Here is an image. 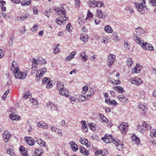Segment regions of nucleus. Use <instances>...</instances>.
<instances>
[{
	"mask_svg": "<svg viewBox=\"0 0 156 156\" xmlns=\"http://www.w3.org/2000/svg\"><path fill=\"white\" fill-rule=\"evenodd\" d=\"M151 128V126L150 124H147L145 121L143 122L142 126L138 125L137 127V128L139 131H141L143 129L144 130H146L150 129Z\"/></svg>",
	"mask_w": 156,
	"mask_h": 156,
	"instance_id": "nucleus-5",
	"label": "nucleus"
},
{
	"mask_svg": "<svg viewBox=\"0 0 156 156\" xmlns=\"http://www.w3.org/2000/svg\"><path fill=\"white\" fill-rule=\"evenodd\" d=\"M26 31V29L24 27H22L20 30L19 31L20 33L24 34L25 33Z\"/></svg>",
	"mask_w": 156,
	"mask_h": 156,
	"instance_id": "nucleus-60",
	"label": "nucleus"
},
{
	"mask_svg": "<svg viewBox=\"0 0 156 156\" xmlns=\"http://www.w3.org/2000/svg\"><path fill=\"white\" fill-rule=\"evenodd\" d=\"M71 27H72V26L71 25V24L70 23H69L66 26V30L69 32L70 31H71Z\"/></svg>",
	"mask_w": 156,
	"mask_h": 156,
	"instance_id": "nucleus-52",
	"label": "nucleus"
},
{
	"mask_svg": "<svg viewBox=\"0 0 156 156\" xmlns=\"http://www.w3.org/2000/svg\"><path fill=\"white\" fill-rule=\"evenodd\" d=\"M27 149L22 146H21L20 148V151L21 152V154L23 156H27Z\"/></svg>",
	"mask_w": 156,
	"mask_h": 156,
	"instance_id": "nucleus-23",
	"label": "nucleus"
},
{
	"mask_svg": "<svg viewBox=\"0 0 156 156\" xmlns=\"http://www.w3.org/2000/svg\"><path fill=\"white\" fill-rule=\"evenodd\" d=\"M37 126L40 128L42 127L43 129H47L48 128V125L47 124L44 123L43 124L41 122H39L37 123Z\"/></svg>",
	"mask_w": 156,
	"mask_h": 156,
	"instance_id": "nucleus-38",
	"label": "nucleus"
},
{
	"mask_svg": "<svg viewBox=\"0 0 156 156\" xmlns=\"http://www.w3.org/2000/svg\"><path fill=\"white\" fill-rule=\"evenodd\" d=\"M31 0H24L21 2V4L23 6H27L31 3Z\"/></svg>",
	"mask_w": 156,
	"mask_h": 156,
	"instance_id": "nucleus-34",
	"label": "nucleus"
},
{
	"mask_svg": "<svg viewBox=\"0 0 156 156\" xmlns=\"http://www.w3.org/2000/svg\"><path fill=\"white\" fill-rule=\"evenodd\" d=\"M93 14L90 12V10H88L87 12V17L85 19V20H86L88 18H92L93 17Z\"/></svg>",
	"mask_w": 156,
	"mask_h": 156,
	"instance_id": "nucleus-51",
	"label": "nucleus"
},
{
	"mask_svg": "<svg viewBox=\"0 0 156 156\" xmlns=\"http://www.w3.org/2000/svg\"><path fill=\"white\" fill-rule=\"evenodd\" d=\"M10 138V135L8 131H5L3 134V138L4 141L5 143H7L9 140Z\"/></svg>",
	"mask_w": 156,
	"mask_h": 156,
	"instance_id": "nucleus-12",
	"label": "nucleus"
},
{
	"mask_svg": "<svg viewBox=\"0 0 156 156\" xmlns=\"http://www.w3.org/2000/svg\"><path fill=\"white\" fill-rule=\"evenodd\" d=\"M47 105L52 110L57 111L58 110V108L57 106L51 102H48L47 103Z\"/></svg>",
	"mask_w": 156,
	"mask_h": 156,
	"instance_id": "nucleus-15",
	"label": "nucleus"
},
{
	"mask_svg": "<svg viewBox=\"0 0 156 156\" xmlns=\"http://www.w3.org/2000/svg\"><path fill=\"white\" fill-rule=\"evenodd\" d=\"M141 46L142 48L144 49L149 51H153L154 50V48L152 45L146 42L143 43Z\"/></svg>",
	"mask_w": 156,
	"mask_h": 156,
	"instance_id": "nucleus-9",
	"label": "nucleus"
},
{
	"mask_svg": "<svg viewBox=\"0 0 156 156\" xmlns=\"http://www.w3.org/2000/svg\"><path fill=\"white\" fill-rule=\"evenodd\" d=\"M105 30L108 33H111L113 32V30L109 25H107L104 28Z\"/></svg>",
	"mask_w": 156,
	"mask_h": 156,
	"instance_id": "nucleus-31",
	"label": "nucleus"
},
{
	"mask_svg": "<svg viewBox=\"0 0 156 156\" xmlns=\"http://www.w3.org/2000/svg\"><path fill=\"white\" fill-rule=\"evenodd\" d=\"M143 2H135L134 5L138 11L142 14H144L145 10L147 9L146 5V0H142Z\"/></svg>",
	"mask_w": 156,
	"mask_h": 156,
	"instance_id": "nucleus-2",
	"label": "nucleus"
},
{
	"mask_svg": "<svg viewBox=\"0 0 156 156\" xmlns=\"http://www.w3.org/2000/svg\"><path fill=\"white\" fill-rule=\"evenodd\" d=\"M107 104L110 105H113L114 106H115L117 105V102L115 100H113L112 101L110 100H108Z\"/></svg>",
	"mask_w": 156,
	"mask_h": 156,
	"instance_id": "nucleus-42",
	"label": "nucleus"
},
{
	"mask_svg": "<svg viewBox=\"0 0 156 156\" xmlns=\"http://www.w3.org/2000/svg\"><path fill=\"white\" fill-rule=\"evenodd\" d=\"M97 2L94 0H91L89 3V6L90 7L95 8L96 7Z\"/></svg>",
	"mask_w": 156,
	"mask_h": 156,
	"instance_id": "nucleus-33",
	"label": "nucleus"
},
{
	"mask_svg": "<svg viewBox=\"0 0 156 156\" xmlns=\"http://www.w3.org/2000/svg\"><path fill=\"white\" fill-rule=\"evenodd\" d=\"M105 102L108 103V100H110V98L109 97L108 94L107 93H106L105 95Z\"/></svg>",
	"mask_w": 156,
	"mask_h": 156,
	"instance_id": "nucleus-55",
	"label": "nucleus"
},
{
	"mask_svg": "<svg viewBox=\"0 0 156 156\" xmlns=\"http://www.w3.org/2000/svg\"><path fill=\"white\" fill-rule=\"evenodd\" d=\"M61 51L60 49L58 47H56L54 50L53 53L55 54H57Z\"/></svg>",
	"mask_w": 156,
	"mask_h": 156,
	"instance_id": "nucleus-53",
	"label": "nucleus"
},
{
	"mask_svg": "<svg viewBox=\"0 0 156 156\" xmlns=\"http://www.w3.org/2000/svg\"><path fill=\"white\" fill-rule=\"evenodd\" d=\"M100 117L101 118V121L102 122H104L105 123H107L108 122V119L103 114H100Z\"/></svg>",
	"mask_w": 156,
	"mask_h": 156,
	"instance_id": "nucleus-36",
	"label": "nucleus"
},
{
	"mask_svg": "<svg viewBox=\"0 0 156 156\" xmlns=\"http://www.w3.org/2000/svg\"><path fill=\"white\" fill-rule=\"evenodd\" d=\"M29 16L30 15L28 14H22L20 16L17 17L16 18V20L18 21H24L29 18Z\"/></svg>",
	"mask_w": 156,
	"mask_h": 156,
	"instance_id": "nucleus-13",
	"label": "nucleus"
},
{
	"mask_svg": "<svg viewBox=\"0 0 156 156\" xmlns=\"http://www.w3.org/2000/svg\"><path fill=\"white\" fill-rule=\"evenodd\" d=\"M55 10L58 14L61 16L56 20V22L57 24L61 25L64 23V22L68 20V18L66 17V10L63 7L57 8Z\"/></svg>",
	"mask_w": 156,
	"mask_h": 156,
	"instance_id": "nucleus-1",
	"label": "nucleus"
},
{
	"mask_svg": "<svg viewBox=\"0 0 156 156\" xmlns=\"http://www.w3.org/2000/svg\"><path fill=\"white\" fill-rule=\"evenodd\" d=\"M80 151V153L83 155L88 156L90 154L89 152L87 150L83 147H81Z\"/></svg>",
	"mask_w": 156,
	"mask_h": 156,
	"instance_id": "nucleus-22",
	"label": "nucleus"
},
{
	"mask_svg": "<svg viewBox=\"0 0 156 156\" xmlns=\"http://www.w3.org/2000/svg\"><path fill=\"white\" fill-rule=\"evenodd\" d=\"M95 125V124H93L91 123L89 124V128L92 130L95 129V127L94 126V125Z\"/></svg>",
	"mask_w": 156,
	"mask_h": 156,
	"instance_id": "nucleus-57",
	"label": "nucleus"
},
{
	"mask_svg": "<svg viewBox=\"0 0 156 156\" xmlns=\"http://www.w3.org/2000/svg\"><path fill=\"white\" fill-rule=\"evenodd\" d=\"M139 107L140 109L142 110L144 112H146L147 111V107L146 105H144L140 103L139 105Z\"/></svg>",
	"mask_w": 156,
	"mask_h": 156,
	"instance_id": "nucleus-30",
	"label": "nucleus"
},
{
	"mask_svg": "<svg viewBox=\"0 0 156 156\" xmlns=\"http://www.w3.org/2000/svg\"><path fill=\"white\" fill-rule=\"evenodd\" d=\"M112 142L114 144L115 146H116L117 144H119V143L120 142V141L117 138L112 139Z\"/></svg>",
	"mask_w": 156,
	"mask_h": 156,
	"instance_id": "nucleus-50",
	"label": "nucleus"
},
{
	"mask_svg": "<svg viewBox=\"0 0 156 156\" xmlns=\"http://www.w3.org/2000/svg\"><path fill=\"white\" fill-rule=\"evenodd\" d=\"M39 27L37 23H36L31 28V30L34 32L36 31L38 29Z\"/></svg>",
	"mask_w": 156,
	"mask_h": 156,
	"instance_id": "nucleus-44",
	"label": "nucleus"
},
{
	"mask_svg": "<svg viewBox=\"0 0 156 156\" xmlns=\"http://www.w3.org/2000/svg\"><path fill=\"white\" fill-rule=\"evenodd\" d=\"M113 88L114 90L120 93H123L124 91L123 88L120 86L114 87Z\"/></svg>",
	"mask_w": 156,
	"mask_h": 156,
	"instance_id": "nucleus-24",
	"label": "nucleus"
},
{
	"mask_svg": "<svg viewBox=\"0 0 156 156\" xmlns=\"http://www.w3.org/2000/svg\"><path fill=\"white\" fill-rule=\"evenodd\" d=\"M27 72H22L20 70V71L15 72L14 74L16 78L23 80L27 77Z\"/></svg>",
	"mask_w": 156,
	"mask_h": 156,
	"instance_id": "nucleus-3",
	"label": "nucleus"
},
{
	"mask_svg": "<svg viewBox=\"0 0 156 156\" xmlns=\"http://www.w3.org/2000/svg\"><path fill=\"white\" fill-rule=\"evenodd\" d=\"M104 137H105L109 141L112 142V135H108V134H106L105 135Z\"/></svg>",
	"mask_w": 156,
	"mask_h": 156,
	"instance_id": "nucleus-49",
	"label": "nucleus"
},
{
	"mask_svg": "<svg viewBox=\"0 0 156 156\" xmlns=\"http://www.w3.org/2000/svg\"><path fill=\"white\" fill-rule=\"evenodd\" d=\"M115 59V55L111 54L108 56L107 58V65L108 66L110 67L113 64Z\"/></svg>",
	"mask_w": 156,
	"mask_h": 156,
	"instance_id": "nucleus-6",
	"label": "nucleus"
},
{
	"mask_svg": "<svg viewBox=\"0 0 156 156\" xmlns=\"http://www.w3.org/2000/svg\"><path fill=\"white\" fill-rule=\"evenodd\" d=\"M118 98L121 101L125 103V104L129 102L128 98L122 95H119Z\"/></svg>",
	"mask_w": 156,
	"mask_h": 156,
	"instance_id": "nucleus-20",
	"label": "nucleus"
},
{
	"mask_svg": "<svg viewBox=\"0 0 156 156\" xmlns=\"http://www.w3.org/2000/svg\"><path fill=\"white\" fill-rule=\"evenodd\" d=\"M128 128V125L126 122H122L118 127V128L123 134H125L127 131Z\"/></svg>",
	"mask_w": 156,
	"mask_h": 156,
	"instance_id": "nucleus-4",
	"label": "nucleus"
},
{
	"mask_svg": "<svg viewBox=\"0 0 156 156\" xmlns=\"http://www.w3.org/2000/svg\"><path fill=\"white\" fill-rule=\"evenodd\" d=\"M82 34L80 35V39L81 40L83 41L86 42L88 41V37L86 34Z\"/></svg>",
	"mask_w": 156,
	"mask_h": 156,
	"instance_id": "nucleus-32",
	"label": "nucleus"
},
{
	"mask_svg": "<svg viewBox=\"0 0 156 156\" xmlns=\"http://www.w3.org/2000/svg\"><path fill=\"white\" fill-rule=\"evenodd\" d=\"M80 140L81 144L86 145L88 147H90V144L88 143L87 139L81 137L80 138Z\"/></svg>",
	"mask_w": 156,
	"mask_h": 156,
	"instance_id": "nucleus-18",
	"label": "nucleus"
},
{
	"mask_svg": "<svg viewBox=\"0 0 156 156\" xmlns=\"http://www.w3.org/2000/svg\"><path fill=\"white\" fill-rule=\"evenodd\" d=\"M47 71V69L45 68H43L39 70L36 74V78H37L41 77Z\"/></svg>",
	"mask_w": 156,
	"mask_h": 156,
	"instance_id": "nucleus-10",
	"label": "nucleus"
},
{
	"mask_svg": "<svg viewBox=\"0 0 156 156\" xmlns=\"http://www.w3.org/2000/svg\"><path fill=\"white\" fill-rule=\"evenodd\" d=\"M31 97V95L30 94V92H29L26 93L23 97L24 100H26L28 98H30Z\"/></svg>",
	"mask_w": 156,
	"mask_h": 156,
	"instance_id": "nucleus-40",
	"label": "nucleus"
},
{
	"mask_svg": "<svg viewBox=\"0 0 156 156\" xmlns=\"http://www.w3.org/2000/svg\"><path fill=\"white\" fill-rule=\"evenodd\" d=\"M136 70V72L139 73L140 70L142 69V66L140 65L137 64L135 66Z\"/></svg>",
	"mask_w": 156,
	"mask_h": 156,
	"instance_id": "nucleus-45",
	"label": "nucleus"
},
{
	"mask_svg": "<svg viewBox=\"0 0 156 156\" xmlns=\"http://www.w3.org/2000/svg\"><path fill=\"white\" fill-rule=\"evenodd\" d=\"M64 84L63 83H61L60 81H58L57 84V87L58 90L60 91L61 90L62 88H65L64 87Z\"/></svg>",
	"mask_w": 156,
	"mask_h": 156,
	"instance_id": "nucleus-26",
	"label": "nucleus"
},
{
	"mask_svg": "<svg viewBox=\"0 0 156 156\" xmlns=\"http://www.w3.org/2000/svg\"><path fill=\"white\" fill-rule=\"evenodd\" d=\"M120 142L117 144L116 146L117 147L119 151H122L124 148V146L123 144H121Z\"/></svg>",
	"mask_w": 156,
	"mask_h": 156,
	"instance_id": "nucleus-41",
	"label": "nucleus"
},
{
	"mask_svg": "<svg viewBox=\"0 0 156 156\" xmlns=\"http://www.w3.org/2000/svg\"><path fill=\"white\" fill-rule=\"evenodd\" d=\"M136 34L135 36L142 35L145 32V31L141 27H139L135 29Z\"/></svg>",
	"mask_w": 156,
	"mask_h": 156,
	"instance_id": "nucleus-14",
	"label": "nucleus"
},
{
	"mask_svg": "<svg viewBox=\"0 0 156 156\" xmlns=\"http://www.w3.org/2000/svg\"><path fill=\"white\" fill-rule=\"evenodd\" d=\"M149 3H151L153 5L156 6V0H149Z\"/></svg>",
	"mask_w": 156,
	"mask_h": 156,
	"instance_id": "nucleus-63",
	"label": "nucleus"
},
{
	"mask_svg": "<svg viewBox=\"0 0 156 156\" xmlns=\"http://www.w3.org/2000/svg\"><path fill=\"white\" fill-rule=\"evenodd\" d=\"M131 83L136 85H139L142 84V80L138 77L131 78L129 80Z\"/></svg>",
	"mask_w": 156,
	"mask_h": 156,
	"instance_id": "nucleus-7",
	"label": "nucleus"
},
{
	"mask_svg": "<svg viewBox=\"0 0 156 156\" xmlns=\"http://www.w3.org/2000/svg\"><path fill=\"white\" fill-rule=\"evenodd\" d=\"M43 153L40 151L38 149H36L35 151L34 156H41Z\"/></svg>",
	"mask_w": 156,
	"mask_h": 156,
	"instance_id": "nucleus-39",
	"label": "nucleus"
},
{
	"mask_svg": "<svg viewBox=\"0 0 156 156\" xmlns=\"http://www.w3.org/2000/svg\"><path fill=\"white\" fill-rule=\"evenodd\" d=\"M102 139L103 140L104 142H105L107 144L109 143L112 142L111 141H109L106 138H105V137H104L103 138H102Z\"/></svg>",
	"mask_w": 156,
	"mask_h": 156,
	"instance_id": "nucleus-61",
	"label": "nucleus"
},
{
	"mask_svg": "<svg viewBox=\"0 0 156 156\" xmlns=\"http://www.w3.org/2000/svg\"><path fill=\"white\" fill-rule=\"evenodd\" d=\"M25 140L26 141V143L30 146H32L34 145L35 144V140L31 137H25Z\"/></svg>",
	"mask_w": 156,
	"mask_h": 156,
	"instance_id": "nucleus-17",
	"label": "nucleus"
},
{
	"mask_svg": "<svg viewBox=\"0 0 156 156\" xmlns=\"http://www.w3.org/2000/svg\"><path fill=\"white\" fill-rule=\"evenodd\" d=\"M37 62L39 64H44L46 63L45 59L42 58H39L37 60Z\"/></svg>",
	"mask_w": 156,
	"mask_h": 156,
	"instance_id": "nucleus-37",
	"label": "nucleus"
},
{
	"mask_svg": "<svg viewBox=\"0 0 156 156\" xmlns=\"http://www.w3.org/2000/svg\"><path fill=\"white\" fill-rule=\"evenodd\" d=\"M96 15L99 18L104 19L107 16L106 13L103 12L100 9L97 10Z\"/></svg>",
	"mask_w": 156,
	"mask_h": 156,
	"instance_id": "nucleus-11",
	"label": "nucleus"
},
{
	"mask_svg": "<svg viewBox=\"0 0 156 156\" xmlns=\"http://www.w3.org/2000/svg\"><path fill=\"white\" fill-rule=\"evenodd\" d=\"M59 91L60 93L62 95L66 97H68L70 96V94L68 91V90L66 88H62Z\"/></svg>",
	"mask_w": 156,
	"mask_h": 156,
	"instance_id": "nucleus-16",
	"label": "nucleus"
},
{
	"mask_svg": "<svg viewBox=\"0 0 156 156\" xmlns=\"http://www.w3.org/2000/svg\"><path fill=\"white\" fill-rule=\"evenodd\" d=\"M36 142L41 146L46 147V143L43 140L40 138L36 141Z\"/></svg>",
	"mask_w": 156,
	"mask_h": 156,
	"instance_id": "nucleus-28",
	"label": "nucleus"
},
{
	"mask_svg": "<svg viewBox=\"0 0 156 156\" xmlns=\"http://www.w3.org/2000/svg\"><path fill=\"white\" fill-rule=\"evenodd\" d=\"M80 56L82 57L81 59L83 62H86L87 60V56L86 55L85 51L81 52L80 55Z\"/></svg>",
	"mask_w": 156,
	"mask_h": 156,
	"instance_id": "nucleus-25",
	"label": "nucleus"
},
{
	"mask_svg": "<svg viewBox=\"0 0 156 156\" xmlns=\"http://www.w3.org/2000/svg\"><path fill=\"white\" fill-rule=\"evenodd\" d=\"M113 39L114 41L116 42H117L120 40L119 38L117 35V34L116 33H114L113 34Z\"/></svg>",
	"mask_w": 156,
	"mask_h": 156,
	"instance_id": "nucleus-46",
	"label": "nucleus"
},
{
	"mask_svg": "<svg viewBox=\"0 0 156 156\" xmlns=\"http://www.w3.org/2000/svg\"><path fill=\"white\" fill-rule=\"evenodd\" d=\"M20 116L17 115L12 113L11 114L9 115V117L10 119L12 120H19Z\"/></svg>",
	"mask_w": 156,
	"mask_h": 156,
	"instance_id": "nucleus-27",
	"label": "nucleus"
},
{
	"mask_svg": "<svg viewBox=\"0 0 156 156\" xmlns=\"http://www.w3.org/2000/svg\"><path fill=\"white\" fill-rule=\"evenodd\" d=\"M70 145L72 150L74 151H76L78 149L77 145L73 141H72L69 143Z\"/></svg>",
	"mask_w": 156,
	"mask_h": 156,
	"instance_id": "nucleus-19",
	"label": "nucleus"
},
{
	"mask_svg": "<svg viewBox=\"0 0 156 156\" xmlns=\"http://www.w3.org/2000/svg\"><path fill=\"white\" fill-rule=\"evenodd\" d=\"M76 53V51H73L66 58V59H67L68 61H70L71 59L74 58Z\"/></svg>",
	"mask_w": 156,
	"mask_h": 156,
	"instance_id": "nucleus-29",
	"label": "nucleus"
},
{
	"mask_svg": "<svg viewBox=\"0 0 156 156\" xmlns=\"http://www.w3.org/2000/svg\"><path fill=\"white\" fill-rule=\"evenodd\" d=\"M81 96V98H80L81 100L82 101H85L88 98L87 96H84L82 95H80Z\"/></svg>",
	"mask_w": 156,
	"mask_h": 156,
	"instance_id": "nucleus-64",
	"label": "nucleus"
},
{
	"mask_svg": "<svg viewBox=\"0 0 156 156\" xmlns=\"http://www.w3.org/2000/svg\"><path fill=\"white\" fill-rule=\"evenodd\" d=\"M124 47L127 50H129V43L127 42H125L124 44Z\"/></svg>",
	"mask_w": 156,
	"mask_h": 156,
	"instance_id": "nucleus-56",
	"label": "nucleus"
},
{
	"mask_svg": "<svg viewBox=\"0 0 156 156\" xmlns=\"http://www.w3.org/2000/svg\"><path fill=\"white\" fill-rule=\"evenodd\" d=\"M108 154V152L106 150H103L101 151V155L106 156Z\"/></svg>",
	"mask_w": 156,
	"mask_h": 156,
	"instance_id": "nucleus-62",
	"label": "nucleus"
},
{
	"mask_svg": "<svg viewBox=\"0 0 156 156\" xmlns=\"http://www.w3.org/2000/svg\"><path fill=\"white\" fill-rule=\"evenodd\" d=\"M11 70L14 74L15 72L20 71V69L18 68V64L15 61H13L12 63L11 67Z\"/></svg>",
	"mask_w": 156,
	"mask_h": 156,
	"instance_id": "nucleus-8",
	"label": "nucleus"
},
{
	"mask_svg": "<svg viewBox=\"0 0 156 156\" xmlns=\"http://www.w3.org/2000/svg\"><path fill=\"white\" fill-rule=\"evenodd\" d=\"M133 39L137 43L140 45H141L143 43H144L143 40L140 37H138L137 36H135L134 37Z\"/></svg>",
	"mask_w": 156,
	"mask_h": 156,
	"instance_id": "nucleus-21",
	"label": "nucleus"
},
{
	"mask_svg": "<svg viewBox=\"0 0 156 156\" xmlns=\"http://www.w3.org/2000/svg\"><path fill=\"white\" fill-rule=\"evenodd\" d=\"M103 5V3L101 2H97L96 4V7H101Z\"/></svg>",
	"mask_w": 156,
	"mask_h": 156,
	"instance_id": "nucleus-59",
	"label": "nucleus"
},
{
	"mask_svg": "<svg viewBox=\"0 0 156 156\" xmlns=\"http://www.w3.org/2000/svg\"><path fill=\"white\" fill-rule=\"evenodd\" d=\"M82 128L86 132L88 131V129L87 126L86 125V122L85 121H82Z\"/></svg>",
	"mask_w": 156,
	"mask_h": 156,
	"instance_id": "nucleus-35",
	"label": "nucleus"
},
{
	"mask_svg": "<svg viewBox=\"0 0 156 156\" xmlns=\"http://www.w3.org/2000/svg\"><path fill=\"white\" fill-rule=\"evenodd\" d=\"M132 139L133 140L137 142L138 143L140 142L139 139L135 135L133 136L132 137Z\"/></svg>",
	"mask_w": 156,
	"mask_h": 156,
	"instance_id": "nucleus-48",
	"label": "nucleus"
},
{
	"mask_svg": "<svg viewBox=\"0 0 156 156\" xmlns=\"http://www.w3.org/2000/svg\"><path fill=\"white\" fill-rule=\"evenodd\" d=\"M150 135L152 137L156 138V131L154 129H151L150 130Z\"/></svg>",
	"mask_w": 156,
	"mask_h": 156,
	"instance_id": "nucleus-47",
	"label": "nucleus"
},
{
	"mask_svg": "<svg viewBox=\"0 0 156 156\" xmlns=\"http://www.w3.org/2000/svg\"><path fill=\"white\" fill-rule=\"evenodd\" d=\"M7 153L11 156H14L15 155L14 151L12 149H9L7 151Z\"/></svg>",
	"mask_w": 156,
	"mask_h": 156,
	"instance_id": "nucleus-43",
	"label": "nucleus"
},
{
	"mask_svg": "<svg viewBox=\"0 0 156 156\" xmlns=\"http://www.w3.org/2000/svg\"><path fill=\"white\" fill-rule=\"evenodd\" d=\"M50 79L48 78L45 77L42 80L43 83L45 84L47 83H48L50 81Z\"/></svg>",
	"mask_w": 156,
	"mask_h": 156,
	"instance_id": "nucleus-54",
	"label": "nucleus"
},
{
	"mask_svg": "<svg viewBox=\"0 0 156 156\" xmlns=\"http://www.w3.org/2000/svg\"><path fill=\"white\" fill-rule=\"evenodd\" d=\"M127 62L128 66H131L133 64V61L131 58H129L127 59Z\"/></svg>",
	"mask_w": 156,
	"mask_h": 156,
	"instance_id": "nucleus-58",
	"label": "nucleus"
}]
</instances>
